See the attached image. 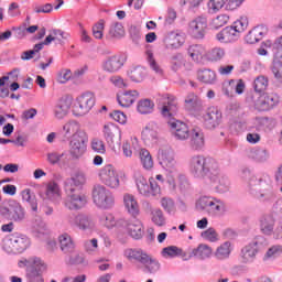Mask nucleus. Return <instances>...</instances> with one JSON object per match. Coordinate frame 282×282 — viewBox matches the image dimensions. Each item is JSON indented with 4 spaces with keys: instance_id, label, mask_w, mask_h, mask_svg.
I'll list each match as a JSON object with an SVG mask.
<instances>
[{
    "instance_id": "22",
    "label": "nucleus",
    "mask_w": 282,
    "mask_h": 282,
    "mask_svg": "<svg viewBox=\"0 0 282 282\" xmlns=\"http://www.w3.org/2000/svg\"><path fill=\"white\" fill-rule=\"evenodd\" d=\"M69 109H72V98L67 96L61 97L53 108L54 118L56 120H64V118H67Z\"/></svg>"
},
{
    "instance_id": "52",
    "label": "nucleus",
    "mask_w": 282,
    "mask_h": 282,
    "mask_svg": "<svg viewBox=\"0 0 282 282\" xmlns=\"http://www.w3.org/2000/svg\"><path fill=\"white\" fill-rule=\"evenodd\" d=\"M185 107L189 111H197V107H202V101L197 97V95L191 93L185 98Z\"/></svg>"
},
{
    "instance_id": "24",
    "label": "nucleus",
    "mask_w": 282,
    "mask_h": 282,
    "mask_svg": "<svg viewBox=\"0 0 282 282\" xmlns=\"http://www.w3.org/2000/svg\"><path fill=\"white\" fill-rule=\"evenodd\" d=\"M167 124L177 140H187L189 135L188 126L177 119H170Z\"/></svg>"
},
{
    "instance_id": "36",
    "label": "nucleus",
    "mask_w": 282,
    "mask_h": 282,
    "mask_svg": "<svg viewBox=\"0 0 282 282\" xmlns=\"http://www.w3.org/2000/svg\"><path fill=\"white\" fill-rule=\"evenodd\" d=\"M189 144L194 151H202L205 145L204 132L199 129H194L191 133Z\"/></svg>"
},
{
    "instance_id": "58",
    "label": "nucleus",
    "mask_w": 282,
    "mask_h": 282,
    "mask_svg": "<svg viewBox=\"0 0 282 282\" xmlns=\"http://www.w3.org/2000/svg\"><path fill=\"white\" fill-rule=\"evenodd\" d=\"M268 85H269L268 77L260 75L253 82L254 91H258V94H261V91H265V89H268Z\"/></svg>"
},
{
    "instance_id": "51",
    "label": "nucleus",
    "mask_w": 282,
    "mask_h": 282,
    "mask_svg": "<svg viewBox=\"0 0 282 282\" xmlns=\"http://www.w3.org/2000/svg\"><path fill=\"white\" fill-rule=\"evenodd\" d=\"M250 158L252 160H256V162H268V159L270 158V152L265 149L256 148L250 151Z\"/></svg>"
},
{
    "instance_id": "15",
    "label": "nucleus",
    "mask_w": 282,
    "mask_h": 282,
    "mask_svg": "<svg viewBox=\"0 0 282 282\" xmlns=\"http://www.w3.org/2000/svg\"><path fill=\"white\" fill-rule=\"evenodd\" d=\"M279 105V95L272 94H262L254 101V107L258 111H270Z\"/></svg>"
},
{
    "instance_id": "37",
    "label": "nucleus",
    "mask_w": 282,
    "mask_h": 282,
    "mask_svg": "<svg viewBox=\"0 0 282 282\" xmlns=\"http://www.w3.org/2000/svg\"><path fill=\"white\" fill-rule=\"evenodd\" d=\"M59 248L64 254H70L76 249L74 239L68 234H63L58 237Z\"/></svg>"
},
{
    "instance_id": "35",
    "label": "nucleus",
    "mask_w": 282,
    "mask_h": 282,
    "mask_svg": "<svg viewBox=\"0 0 282 282\" xmlns=\"http://www.w3.org/2000/svg\"><path fill=\"white\" fill-rule=\"evenodd\" d=\"M231 252H232V242L225 241L216 248L214 252V257L215 259H217V261H226V259H230Z\"/></svg>"
},
{
    "instance_id": "1",
    "label": "nucleus",
    "mask_w": 282,
    "mask_h": 282,
    "mask_svg": "<svg viewBox=\"0 0 282 282\" xmlns=\"http://www.w3.org/2000/svg\"><path fill=\"white\" fill-rule=\"evenodd\" d=\"M62 133L66 140H69V153L73 160H79L87 151V142L89 138L87 132L80 128V123L76 120L67 121L63 128Z\"/></svg>"
},
{
    "instance_id": "62",
    "label": "nucleus",
    "mask_w": 282,
    "mask_h": 282,
    "mask_svg": "<svg viewBox=\"0 0 282 282\" xmlns=\"http://www.w3.org/2000/svg\"><path fill=\"white\" fill-rule=\"evenodd\" d=\"M145 56L151 69H153L155 74H162V67H160V64L155 62V58L153 57V52L148 50L145 52Z\"/></svg>"
},
{
    "instance_id": "60",
    "label": "nucleus",
    "mask_w": 282,
    "mask_h": 282,
    "mask_svg": "<svg viewBox=\"0 0 282 282\" xmlns=\"http://www.w3.org/2000/svg\"><path fill=\"white\" fill-rule=\"evenodd\" d=\"M33 232L37 235V237L47 235V224H45V221H43L41 218L35 219L33 223Z\"/></svg>"
},
{
    "instance_id": "56",
    "label": "nucleus",
    "mask_w": 282,
    "mask_h": 282,
    "mask_svg": "<svg viewBox=\"0 0 282 282\" xmlns=\"http://www.w3.org/2000/svg\"><path fill=\"white\" fill-rule=\"evenodd\" d=\"M10 215L13 221H23V219H25V209H23L21 204H14Z\"/></svg>"
},
{
    "instance_id": "39",
    "label": "nucleus",
    "mask_w": 282,
    "mask_h": 282,
    "mask_svg": "<svg viewBox=\"0 0 282 282\" xmlns=\"http://www.w3.org/2000/svg\"><path fill=\"white\" fill-rule=\"evenodd\" d=\"M189 56L192 59L195 61V63H199L206 56V47L202 44H194L191 45L187 50Z\"/></svg>"
},
{
    "instance_id": "46",
    "label": "nucleus",
    "mask_w": 282,
    "mask_h": 282,
    "mask_svg": "<svg viewBox=\"0 0 282 282\" xmlns=\"http://www.w3.org/2000/svg\"><path fill=\"white\" fill-rule=\"evenodd\" d=\"M139 158L145 171H151V169H153V156H151V152H149V150L141 149L139 152Z\"/></svg>"
},
{
    "instance_id": "20",
    "label": "nucleus",
    "mask_w": 282,
    "mask_h": 282,
    "mask_svg": "<svg viewBox=\"0 0 282 282\" xmlns=\"http://www.w3.org/2000/svg\"><path fill=\"white\" fill-rule=\"evenodd\" d=\"M206 28H208V20L206 17H197L189 22L188 33L194 39H204L206 35Z\"/></svg>"
},
{
    "instance_id": "2",
    "label": "nucleus",
    "mask_w": 282,
    "mask_h": 282,
    "mask_svg": "<svg viewBox=\"0 0 282 282\" xmlns=\"http://www.w3.org/2000/svg\"><path fill=\"white\" fill-rule=\"evenodd\" d=\"M218 166L216 160L203 154L192 155L188 161L189 173L195 180H208Z\"/></svg>"
},
{
    "instance_id": "57",
    "label": "nucleus",
    "mask_w": 282,
    "mask_h": 282,
    "mask_svg": "<svg viewBox=\"0 0 282 282\" xmlns=\"http://www.w3.org/2000/svg\"><path fill=\"white\" fill-rule=\"evenodd\" d=\"M228 21H230V17L226 13H221L212 20L210 25L214 30H219V28L227 25Z\"/></svg>"
},
{
    "instance_id": "11",
    "label": "nucleus",
    "mask_w": 282,
    "mask_h": 282,
    "mask_svg": "<svg viewBox=\"0 0 282 282\" xmlns=\"http://www.w3.org/2000/svg\"><path fill=\"white\" fill-rule=\"evenodd\" d=\"M158 163L166 173L171 175L177 173V161H175V153H173L171 148L159 149Z\"/></svg>"
},
{
    "instance_id": "44",
    "label": "nucleus",
    "mask_w": 282,
    "mask_h": 282,
    "mask_svg": "<svg viewBox=\"0 0 282 282\" xmlns=\"http://www.w3.org/2000/svg\"><path fill=\"white\" fill-rule=\"evenodd\" d=\"M23 202H26L31 206L33 213H39V204L36 203V196L32 194V189L26 188L21 192Z\"/></svg>"
},
{
    "instance_id": "49",
    "label": "nucleus",
    "mask_w": 282,
    "mask_h": 282,
    "mask_svg": "<svg viewBox=\"0 0 282 282\" xmlns=\"http://www.w3.org/2000/svg\"><path fill=\"white\" fill-rule=\"evenodd\" d=\"M160 204L167 215H175V213H177V206H175V200H173V198L162 197Z\"/></svg>"
},
{
    "instance_id": "6",
    "label": "nucleus",
    "mask_w": 282,
    "mask_h": 282,
    "mask_svg": "<svg viewBox=\"0 0 282 282\" xmlns=\"http://www.w3.org/2000/svg\"><path fill=\"white\" fill-rule=\"evenodd\" d=\"M265 248H268V240L263 236H257L241 249L240 259L242 263H252L257 259V254Z\"/></svg>"
},
{
    "instance_id": "23",
    "label": "nucleus",
    "mask_w": 282,
    "mask_h": 282,
    "mask_svg": "<svg viewBox=\"0 0 282 282\" xmlns=\"http://www.w3.org/2000/svg\"><path fill=\"white\" fill-rule=\"evenodd\" d=\"M142 206L145 213H150L151 221L154 224V226H158L159 228L166 226V217L164 216V212H162V209L153 208V205L149 200L143 202Z\"/></svg>"
},
{
    "instance_id": "45",
    "label": "nucleus",
    "mask_w": 282,
    "mask_h": 282,
    "mask_svg": "<svg viewBox=\"0 0 282 282\" xmlns=\"http://www.w3.org/2000/svg\"><path fill=\"white\" fill-rule=\"evenodd\" d=\"M46 197L48 199H59L61 186L56 181H50L46 185Z\"/></svg>"
},
{
    "instance_id": "33",
    "label": "nucleus",
    "mask_w": 282,
    "mask_h": 282,
    "mask_svg": "<svg viewBox=\"0 0 282 282\" xmlns=\"http://www.w3.org/2000/svg\"><path fill=\"white\" fill-rule=\"evenodd\" d=\"M140 98V93L138 90H127L121 95L117 96L118 104L120 107H131L137 99Z\"/></svg>"
},
{
    "instance_id": "3",
    "label": "nucleus",
    "mask_w": 282,
    "mask_h": 282,
    "mask_svg": "<svg viewBox=\"0 0 282 282\" xmlns=\"http://www.w3.org/2000/svg\"><path fill=\"white\" fill-rule=\"evenodd\" d=\"M195 208L198 213L209 215V217H223L228 213L226 203L219 198L202 196L195 203Z\"/></svg>"
},
{
    "instance_id": "13",
    "label": "nucleus",
    "mask_w": 282,
    "mask_h": 282,
    "mask_svg": "<svg viewBox=\"0 0 282 282\" xmlns=\"http://www.w3.org/2000/svg\"><path fill=\"white\" fill-rule=\"evenodd\" d=\"M87 182V175L83 172H77L73 176L65 178L63 183V188L65 195H74L75 193H78L77 188H80V186H85V183Z\"/></svg>"
},
{
    "instance_id": "21",
    "label": "nucleus",
    "mask_w": 282,
    "mask_h": 282,
    "mask_svg": "<svg viewBox=\"0 0 282 282\" xmlns=\"http://www.w3.org/2000/svg\"><path fill=\"white\" fill-rule=\"evenodd\" d=\"M28 262L34 267L29 273V282H45L41 273L47 270V264H45L41 258H30Z\"/></svg>"
},
{
    "instance_id": "10",
    "label": "nucleus",
    "mask_w": 282,
    "mask_h": 282,
    "mask_svg": "<svg viewBox=\"0 0 282 282\" xmlns=\"http://www.w3.org/2000/svg\"><path fill=\"white\" fill-rule=\"evenodd\" d=\"M99 182L107 186V188H111L116 191L120 188V175L118 174V170L111 164H107L101 167L98 172Z\"/></svg>"
},
{
    "instance_id": "42",
    "label": "nucleus",
    "mask_w": 282,
    "mask_h": 282,
    "mask_svg": "<svg viewBox=\"0 0 282 282\" xmlns=\"http://www.w3.org/2000/svg\"><path fill=\"white\" fill-rule=\"evenodd\" d=\"M153 109H155V102L151 99H141L137 105V111L142 116L153 113Z\"/></svg>"
},
{
    "instance_id": "43",
    "label": "nucleus",
    "mask_w": 282,
    "mask_h": 282,
    "mask_svg": "<svg viewBox=\"0 0 282 282\" xmlns=\"http://www.w3.org/2000/svg\"><path fill=\"white\" fill-rule=\"evenodd\" d=\"M260 230L263 235H272L274 232V218L272 216H263L260 219Z\"/></svg>"
},
{
    "instance_id": "59",
    "label": "nucleus",
    "mask_w": 282,
    "mask_h": 282,
    "mask_svg": "<svg viewBox=\"0 0 282 282\" xmlns=\"http://www.w3.org/2000/svg\"><path fill=\"white\" fill-rule=\"evenodd\" d=\"M109 35L112 39H122L124 36V26H122V23L115 22L110 25Z\"/></svg>"
},
{
    "instance_id": "27",
    "label": "nucleus",
    "mask_w": 282,
    "mask_h": 282,
    "mask_svg": "<svg viewBox=\"0 0 282 282\" xmlns=\"http://www.w3.org/2000/svg\"><path fill=\"white\" fill-rule=\"evenodd\" d=\"M265 34H268V26L261 24L249 31L245 37V41L249 45H254V43H259V41H261Z\"/></svg>"
},
{
    "instance_id": "50",
    "label": "nucleus",
    "mask_w": 282,
    "mask_h": 282,
    "mask_svg": "<svg viewBox=\"0 0 282 282\" xmlns=\"http://www.w3.org/2000/svg\"><path fill=\"white\" fill-rule=\"evenodd\" d=\"M135 149H138V138H131L123 142L122 151L126 158H131Z\"/></svg>"
},
{
    "instance_id": "8",
    "label": "nucleus",
    "mask_w": 282,
    "mask_h": 282,
    "mask_svg": "<svg viewBox=\"0 0 282 282\" xmlns=\"http://www.w3.org/2000/svg\"><path fill=\"white\" fill-rule=\"evenodd\" d=\"M134 182L138 193L141 194L142 197H158L162 193V188L153 176L147 181L144 176L134 174Z\"/></svg>"
},
{
    "instance_id": "53",
    "label": "nucleus",
    "mask_w": 282,
    "mask_h": 282,
    "mask_svg": "<svg viewBox=\"0 0 282 282\" xmlns=\"http://www.w3.org/2000/svg\"><path fill=\"white\" fill-rule=\"evenodd\" d=\"M128 76L132 83H142L144 80V68L137 66L128 72Z\"/></svg>"
},
{
    "instance_id": "31",
    "label": "nucleus",
    "mask_w": 282,
    "mask_h": 282,
    "mask_svg": "<svg viewBox=\"0 0 282 282\" xmlns=\"http://www.w3.org/2000/svg\"><path fill=\"white\" fill-rule=\"evenodd\" d=\"M158 126L149 123L142 131V140L148 145L158 144Z\"/></svg>"
},
{
    "instance_id": "32",
    "label": "nucleus",
    "mask_w": 282,
    "mask_h": 282,
    "mask_svg": "<svg viewBox=\"0 0 282 282\" xmlns=\"http://www.w3.org/2000/svg\"><path fill=\"white\" fill-rule=\"evenodd\" d=\"M189 257H195L199 261H206V259L213 257V248L206 243H200L192 250Z\"/></svg>"
},
{
    "instance_id": "30",
    "label": "nucleus",
    "mask_w": 282,
    "mask_h": 282,
    "mask_svg": "<svg viewBox=\"0 0 282 282\" xmlns=\"http://www.w3.org/2000/svg\"><path fill=\"white\" fill-rule=\"evenodd\" d=\"M161 113L164 118H173L177 113V100L173 97H163Z\"/></svg>"
},
{
    "instance_id": "9",
    "label": "nucleus",
    "mask_w": 282,
    "mask_h": 282,
    "mask_svg": "<svg viewBox=\"0 0 282 282\" xmlns=\"http://www.w3.org/2000/svg\"><path fill=\"white\" fill-rule=\"evenodd\" d=\"M96 105V96L93 93H84L76 98L73 106V115L77 118L87 116Z\"/></svg>"
},
{
    "instance_id": "34",
    "label": "nucleus",
    "mask_w": 282,
    "mask_h": 282,
    "mask_svg": "<svg viewBox=\"0 0 282 282\" xmlns=\"http://www.w3.org/2000/svg\"><path fill=\"white\" fill-rule=\"evenodd\" d=\"M217 41L219 43H235V41L239 40V35L232 29V26H226L218 34H216Z\"/></svg>"
},
{
    "instance_id": "40",
    "label": "nucleus",
    "mask_w": 282,
    "mask_h": 282,
    "mask_svg": "<svg viewBox=\"0 0 282 282\" xmlns=\"http://www.w3.org/2000/svg\"><path fill=\"white\" fill-rule=\"evenodd\" d=\"M141 264L144 265L147 272H149L150 274H155L156 272H160V261H158V259L153 258V256L151 254H148Z\"/></svg>"
},
{
    "instance_id": "14",
    "label": "nucleus",
    "mask_w": 282,
    "mask_h": 282,
    "mask_svg": "<svg viewBox=\"0 0 282 282\" xmlns=\"http://www.w3.org/2000/svg\"><path fill=\"white\" fill-rule=\"evenodd\" d=\"M246 0H209L207 3L208 13L209 14H217L221 8L225 6V10L232 11L237 10V8H240V6Z\"/></svg>"
},
{
    "instance_id": "38",
    "label": "nucleus",
    "mask_w": 282,
    "mask_h": 282,
    "mask_svg": "<svg viewBox=\"0 0 282 282\" xmlns=\"http://www.w3.org/2000/svg\"><path fill=\"white\" fill-rule=\"evenodd\" d=\"M123 254L128 261H137V263H143L149 253L142 249H126Z\"/></svg>"
},
{
    "instance_id": "17",
    "label": "nucleus",
    "mask_w": 282,
    "mask_h": 282,
    "mask_svg": "<svg viewBox=\"0 0 282 282\" xmlns=\"http://www.w3.org/2000/svg\"><path fill=\"white\" fill-rule=\"evenodd\" d=\"M124 56L120 54L111 55L101 63V69L107 74H116L122 69L124 66Z\"/></svg>"
},
{
    "instance_id": "29",
    "label": "nucleus",
    "mask_w": 282,
    "mask_h": 282,
    "mask_svg": "<svg viewBox=\"0 0 282 282\" xmlns=\"http://www.w3.org/2000/svg\"><path fill=\"white\" fill-rule=\"evenodd\" d=\"M127 230L132 239H142L144 237V226L138 218L128 221Z\"/></svg>"
},
{
    "instance_id": "28",
    "label": "nucleus",
    "mask_w": 282,
    "mask_h": 282,
    "mask_svg": "<svg viewBox=\"0 0 282 282\" xmlns=\"http://www.w3.org/2000/svg\"><path fill=\"white\" fill-rule=\"evenodd\" d=\"M123 206L131 217H138L140 215V204L133 194H124L123 195Z\"/></svg>"
},
{
    "instance_id": "26",
    "label": "nucleus",
    "mask_w": 282,
    "mask_h": 282,
    "mask_svg": "<svg viewBox=\"0 0 282 282\" xmlns=\"http://www.w3.org/2000/svg\"><path fill=\"white\" fill-rule=\"evenodd\" d=\"M163 43L166 50H177L184 45V35L177 32H170L164 36Z\"/></svg>"
},
{
    "instance_id": "12",
    "label": "nucleus",
    "mask_w": 282,
    "mask_h": 282,
    "mask_svg": "<svg viewBox=\"0 0 282 282\" xmlns=\"http://www.w3.org/2000/svg\"><path fill=\"white\" fill-rule=\"evenodd\" d=\"M208 180L219 195L230 192V178L219 172V166L209 175Z\"/></svg>"
},
{
    "instance_id": "61",
    "label": "nucleus",
    "mask_w": 282,
    "mask_h": 282,
    "mask_svg": "<svg viewBox=\"0 0 282 282\" xmlns=\"http://www.w3.org/2000/svg\"><path fill=\"white\" fill-rule=\"evenodd\" d=\"M99 223L106 228H113L116 226V217L112 214L106 213L99 216Z\"/></svg>"
},
{
    "instance_id": "5",
    "label": "nucleus",
    "mask_w": 282,
    "mask_h": 282,
    "mask_svg": "<svg viewBox=\"0 0 282 282\" xmlns=\"http://www.w3.org/2000/svg\"><path fill=\"white\" fill-rule=\"evenodd\" d=\"M2 248L8 254H21L30 248V238L23 234H12L3 239Z\"/></svg>"
},
{
    "instance_id": "16",
    "label": "nucleus",
    "mask_w": 282,
    "mask_h": 282,
    "mask_svg": "<svg viewBox=\"0 0 282 282\" xmlns=\"http://www.w3.org/2000/svg\"><path fill=\"white\" fill-rule=\"evenodd\" d=\"M66 219L70 226H77L79 230H91L96 226L94 219H91L90 216L85 214H72L68 215Z\"/></svg>"
},
{
    "instance_id": "18",
    "label": "nucleus",
    "mask_w": 282,
    "mask_h": 282,
    "mask_svg": "<svg viewBox=\"0 0 282 282\" xmlns=\"http://www.w3.org/2000/svg\"><path fill=\"white\" fill-rule=\"evenodd\" d=\"M64 206L68 210H82L87 206V196L76 192L75 194H68L64 198Z\"/></svg>"
},
{
    "instance_id": "48",
    "label": "nucleus",
    "mask_w": 282,
    "mask_h": 282,
    "mask_svg": "<svg viewBox=\"0 0 282 282\" xmlns=\"http://www.w3.org/2000/svg\"><path fill=\"white\" fill-rule=\"evenodd\" d=\"M230 28L236 32V34L241 36V32L248 30V17L241 15L240 19L236 20Z\"/></svg>"
},
{
    "instance_id": "4",
    "label": "nucleus",
    "mask_w": 282,
    "mask_h": 282,
    "mask_svg": "<svg viewBox=\"0 0 282 282\" xmlns=\"http://www.w3.org/2000/svg\"><path fill=\"white\" fill-rule=\"evenodd\" d=\"M91 197L95 206L101 210H111L116 206V196L102 184L94 185Z\"/></svg>"
},
{
    "instance_id": "41",
    "label": "nucleus",
    "mask_w": 282,
    "mask_h": 282,
    "mask_svg": "<svg viewBox=\"0 0 282 282\" xmlns=\"http://www.w3.org/2000/svg\"><path fill=\"white\" fill-rule=\"evenodd\" d=\"M197 78L200 83H204L205 85H213V83L217 80V74H215V72L209 68H205L198 70Z\"/></svg>"
},
{
    "instance_id": "64",
    "label": "nucleus",
    "mask_w": 282,
    "mask_h": 282,
    "mask_svg": "<svg viewBox=\"0 0 282 282\" xmlns=\"http://www.w3.org/2000/svg\"><path fill=\"white\" fill-rule=\"evenodd\" d=\"M182 65H184V56H182V54H176L171 57V68L173 72L182 69Z\"/></svg>"
},
{
    "instance_id": "55",
    "label": "nucleus",
    "mask_w": 282,
    "mask_h": 282,
    "mask_svg": "<svg viewBox=\"0 0 282 282\" xmlns=\"http://www.w3.org/2000/svg\"><path fill=\"white\" fill-rule=\"evenodd\" d=\"M257 123L259 129H263V131H272V129L276 127V121L268 117L257 118Z\"/></svg>"
},
{
    "instance_id": "47",
    "label": "nucleus",
    "mask_w": 282,
    "mask_h": 282,
    "mask_svg": "<svg viewBox=\"0 0 282 282\" xmlns=\"http://www.w3.org/2000/svg\"><path fill=\"white\" fill-rule=\"evenodd\" d=\"M162 257L165 259H175V257H186L182 249L175 246L165 247L162 250Z\"/></svg>"
},
{
    "instance_id": "19",
    "label": "nucleus",
    "mask_w": 282,
    "mask_h": 282,
    "mask_svg": "<svg viewBox=\"0 0 282 282\" xmlns=\"http://www.w3.org/2000/svg\"><path fill=\"white\" fill-rule=\"evenodd\" d=\"M203 118L206 129H217V127L221 124V110L215 106H212L207 108Z\"/></svg>"
},
{
    "instance_id": "7",
    "label": "nucleus",
    "mask_w": 282,
    "mask_h": 282,
    "mask_svg": "<svg viewBox=\"0 0 282 282\" xmlns=\"http://www.w3.org/2000/svg\"><path fill=\"white\" fill-rule=\"evenodd\" d=\"M249 191L251 195L259 199H263V197L270 199L272 197V181H270V177L251 176L249 180Z\"/></svg>"
},
{
    "instance_id": "63",
    "label": "nucleus",
    "mask_w": 282,
    "mask_h": 282,
    "mask_svg": "<svg viewBox=\"0 0 282 282\" xmlns=\"http://www.w3.org/2000/svg\"><path fill=\"white\" fill-rule=\"evenodd\" d=\"M84 250L87 254H95V252H98V239L93 238L90 240H85Z\"/></svg>"
},
{
    "instance_id": "25",
    "label": "nucleus",
    "mask_w": 282,
    "mask_h": 282,
    "mask_svg": "<svg viewBox=\"0 0 282 282\" xmlns=\"http://www.w3.org/2000/svg\"><path fill=\"white\" fill-rule=\"evenodd\" d=\"M104 135L107 142H110L111 144H120V141L122 140L120 128L113 123H106L104 126Z\"/></svg>"
},
{
    "instance_id": "54",
    "label": "nucleus",
    "mask_w": 282,
    "mask_h": 282,
    "mask_svg": "<svg viewBox=\"0 0 282 282\" xmlns=\"http://www.w3.org/2000/svg\"><path fill=\"white\" fill-rule=\"evenodd\" d=\"M226 56V51L221 47H214L207 53V59L212 63H219Z\"/></svg>"
}]
</instances>
